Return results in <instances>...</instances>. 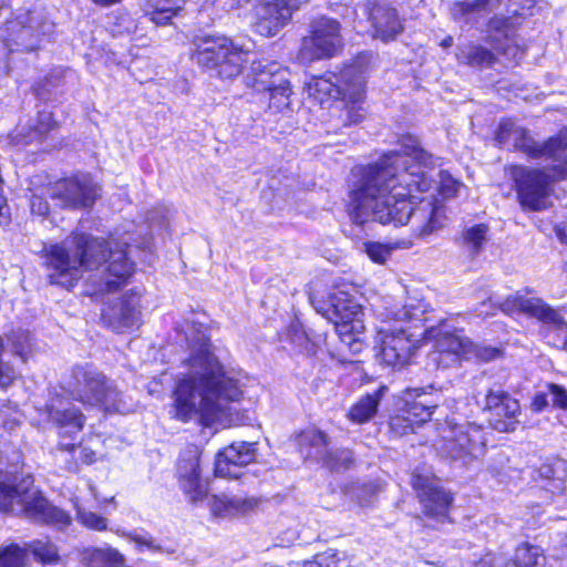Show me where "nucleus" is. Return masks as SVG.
<instances>
[{"mask_svg":"<svg viewBox=\"0 0 567 567\" xmlns=\"http://www.w3.org/2000/svg\"><path fill=\"white\" fill-rule=\"evenodd\" d=\"M495 141L503 148L523 152L534 159L543 156H560V146H564L563 151H567V128L539 144L526 128L516 125L512 120H504L498 124Z\"/></svg>","mask_w":567,"mask_h":567,"instance_id":"11","label":"nucleus"},{"mask_svg":"<svg viewBox=\"0 0 567 567\" xmlns=\"http://www.w3.org/2000/svg\"><path fill=\"white\" fill-rule=\"evenodd\" d=\"M27 551L17 544L0 547V567H24Z\"/></svg>","mask_w":567,"mask_h":567,"instance_id":"42","label":"nucleus"},{"mask_svg":"<svg viewBox=\"0 0 567 567\" xmlns=\"http://www.w3.org/2000/svg\"><path fill=\"white\" fill-rule=\"evenodd\" d=\"M58 127L56 121L53 118V114L50 111H39L38 117L35 122L29 127L22 128L19 133V142L29 145L32 143H42L44 142L51 132L55 131Z\"/></svg>","mask_w":567,"mask_h":567,"instance_id":"31","label":"nucleus"},{"mask_svg":"<svg viewBox=\"0 0 567 567\" xmlns=\"http://www.w3.org/2000/svg\"><path fill=\"white\" fill-rule=\"evenodd\" d=\"M290 567H338L334 555L319 554L313 560L300 563H291Z\"/></svg>","mask_w":567,"mask_h":567,"instance_id":"51","label":"nucleus"},{"mask_svg":"<svg viewBox=\"0 0 567 567\" xmlns=\"http://www.w3.org/2000/svg\"><path fill=\"white\" fill-rule=\"evenodd\" d=\"M484 411L497 432H514L519 423L520 404L502 389H489L485 395Z\"/></svg>","mask_w":567,"mask_h":567,"instance_id":"16","label":"nucleus"},{"mask_svg":"<svg viewBox=\"0 0 567 567\" xmlns=\"http://www.w3.org/2000/svg\"><path fill=\"white\" fill-rule=\"evenodd\" d=\"M34 558L44 564H54L60 559L58 547L50 540L37 539L28 544Z\"/></svg>","mask_w":567,"mask_h":567,"instance_id":"41","label":"nucleus"},{"mask_svg":"<svg viewBox=\"0 0 567 567\" xmlns=\"http://www.w3.org/2000/svg\"><path fill=\"white\" fill-rule=\"evenodd\" d=\"M401 147L404 154L390 152L360 168V178L351 192L349 215L357 225L370 220L383 225L410 221L415 235L425 238L443 227L442 207L432 196L420 199L414 206L412 193L431 187L422 167L440 166V158L422 148L412 135L402 137Z\"/></svg>","mask_w":567,"mask_h":567,"instance_id":"1","label":"nucleus"},{"mask_svg":"<svg viewBox=\"0 0 567 567\" xmlns=\"http://www.w3.org/2000/svg\"><path fill=\"white\" fill-rule=\"evenodd\" d=\"M547 391L553 406L567 409V390L564 386L550 383L547 385Z\"/></svg>","mask_w":567,"mask_h":567,"instance_id":"50","label":"nucleus"},{"mask_svg":"<svg viewBox=\"0 0 567 567\" xmlns=\"http://www.w3.org/2000/svg\"><path fill=\"white\" fill-rule=\"evenodd\" d=\"M10 342L12 352L25 361L31 347L29 333L25 331L14 332L10 337Z\"/></svg>","mask_w":567,"mask_h":567,"instance_id":"46","label":"nucleus"},{"mask_svg":"<svg viewBox=\"0 0 567 567\" xmlns=\"http://www.w3.org/2000/svg\"><path fill=\"white\" fill-rule=\"evenodd\" d=\"M417 426L420 425L413 421V417L405 414L401 409L390 420L392 432L400 436L414 432Z\"/></svg>","mask_w":567,"mask_h":567,"instance_id":"45","label":"nucleus"},{"mask_svg":"<svg viewBox=\"0 0 567 567\" xmlns=\"http://www.w3.org/2000/svg\"><path fill=\"white\" fill-rule=\"evenodd\" d=\"M487 233L488 226L486 224L470 226L463 230L460 245L471 256H477L487 241Z\"/></svg>","mask_w":567,"mask_h":567,"instance_id":"37","label":"nucleus"},{"mask_svg":"<svg viewBox=\"0 0 567 567\" xmlns=\"http://www.w3.org/2000/svg\"><path fill=\"white\" fill-rule=\"evenodd\" d=\"M369 58L370 55L360 54L351 64L346 65L339 74L329 73L312 78L308 84L311 95L329 96L351 104L347 111L349 124H357L364 117L361 103L365 95V74Z\"/></svg>","mask_w":567,"mask_h":567,"instance_id":"7","label":"nucleus"},{"mask_svg":"<svg viewBox=\"0 0 567 567\" xmlns=\"http://www.w3.org/2000/svg\"><path fill=\"white\" fill-rule=\"evenodd\" d=\"M185 0H146L145 12L156 24H167L182 9Z\"/></svg>","mask_w":567,"mask_h":567,"instance_id":"36","label":"nucleus"},{"mask_svg":"<svg viewBox=\"0 0 567 567\" xmlns=\"http://www.w3.org/2000/svg\"><path fill=\"white\" fill-rule=\"evenodd\" d=\"M228 53L225 58H219L213 70H216L217 75L221 79H233L240 74L243 64L247 61V52L236 47L229 40Z\"/></svg>","mask_w":567,"mask_h":567,"instance_id":"34","label":"nucleus"},{"mask_svg":"<svg viewBox=\"0 0 567 567\" xmlns=\"http://www.w3.org/2000/svg\"><path fill=\"white\" fill-rule=\"evenodd\" d=\"M288 336L291 342L295 343L297 347L307 348L309 343V338L299 323H293L290 326Z\"/></svg>","mask_w":567,"mask_h":567,"instance_id":"53","label":"nucleus"},{"mask_svg":"<svg viewBox=\"0 0 567 567\" xmlns=\"http://www.w3.org/2000/svg\"><path fill=\"white\" fill-rule=\"evenodd\" d=\"M381 491L379 481L355 482L347 487V495L360 506H368Z\"/></svg>","mask_w":567,"mask_h":567,"instance_id":"38","label":"nucleus"},{"mask_svg":"<svg viewBox=\"0 0 567 567\" xmlns=\"http://www.w3.org/2000/svg\"><path fill=\"white\" fill-rule=\"evenodd\" d=\"M320 462L332 471L347 470L353 464V453L346 449L336 451L328 449L327 454Z\"/></svg>","mask_w":567,"mask_h":567,"instance_id":"43","label":"nucleus"},{"mask_svg":"<svg viewBox=\"0 0 567 567\" xmlns=\"http://www.w3.org/2000/svg\"><path fill=\"white\" fill-rule=\"evenodd\" d=\"M457 59L461 63L473 68H492L497 61L491 50L477 44H465L460 48Z\"/></svg>","mask_w":567,"mask_h":567,"instance_id":"35","label":"nucleus"},{"mask_svg":"<svg viewBox=\"0 0 567 567\" xmlns=\"http://www.w3.org/2000/svg\"><path fill=\"white\" fill-rule=\"evenodd\" d=\"M123 563V555L114 548H95L89 555L91 567H116Z\"/></svg>","mask_w":567,"mask_h":567,"instance_id":"40","label":"nucleus"},{"mask_svg":"<svg viewBox=\"0 0 567 567\" xmlns=\"http://www.w3.org/2000/svg\"><path fill=\"white\" fill-rule=\"evenodd\" d=\"M372 25V37L383 42L394 40L402 31L403 24L398 11L383 2H369L362 6Z\"/></svg>","mask_w":567,"mask_h":567,"instance_id":"22","label":"nucleus"},{"mask_svg":"<svg viewBox=\"0 0 567 567\" xmlns=\"http://www.w3.org/2000/svg\"><path fill=\"white\" fill-rule=\"evenodd\" d=\"M440 192L445 198H450L456 195L461 183L453 178L446 171H440L439 173Z\"/></svg>","mask_w":567,"mask_h":567,"instance_id":"48","label":"nucleus"},{"mask_svg":"<svg viewBox=\"0 0 567 567\" xmlns=\"http://www.w3.org/2000/svg\"><path fill=\"white\" fill-rule=\"evenodd\" d=\"M309 298L315 310L332 323L339 318H349L358 311V303L350 293L339 288L330 291L327 299L316 292H312Z\"/></svg>","mask_w":567,"mask_h":567,"instance_id":"26","label":"nucleus"},{"mask_svg":"<svg viewBox=\"0 0 567 567\" xmlns=\"http://www.w3.org/2000/svg\"><path fill=\"white\" fill-rule=\"evenodd\" d=\"M140 299L141 296L136 291L124 295L117 302L103 310L104 322L116 332L138 326L141 321Z\"/></svg>","mask_w":567,"mask_h":567,"instance_id":"24","label":"nucleus"},{"mask_svg":"<svg viewBox=\"0 0 567 567\" xmlns=\"http://www.w3.org/2000/svg\"><path fill=\"white\" fill-rule=\"evenodd\" d=\"M423 336L434 341V347L440 358L435 360L442 363V357H451L452 362H457L462 357L470 354L472 341L464 334L463 330L455 329L447 321H441L437 326L425 328Z\"/></svg>","mask_w":567,"mask_h":567,"instance_id":"17","label":"nucleus"},{"mask_svg":"<svg viewBox=\"0 0 567 567\" xmlns=\"http://www.w3.org/2000/svg\"><path fill=\"white\" fill-rule=\"evenodd\" d=\"M37 94L40 99H45V92H44V87H41L37 91Z\"/></svg>","mask_w":567,"mask_h":567,"instance_id":"64","label":"nucleus"},{"mask_svg":"<svg viewBox=\"0 0 567 567\" xmlns=\"http://www.w3.org/2000/svg\"><path fill=\"white\" fill-rule=\"evenodd\" d=\"M420 336L402 327L380 330L378 358L388 367H404L417 349Z\"/></svg>","mask_w":567,"mask_h":567,"instance_id":"14","label":"nucleus"},{"mask_svg":"<svg viewBox=\"0 0 567 567\" xmlns=\"http://www.w3.org/2000/svg\"><path fill=\"white\" fill-rule=\"evenodd\" d=\"M341 25L336 19L321 17L311 24V35L302 39L298 59L302 63L333 56L342 47Z\"/></svg>","mask_w":567,"mask_h":567,"instance_id":"13","label":"nucleus"},{"mask_svg":"<svg viewBox=\"0 0 567 567\" xmlns=\"http://www.w3.org/2000/svg\"><path fill=\"white\" fill-rule=\"evenodd\" d=\"M400 409L419 425L430 420L433 411L439 406L441 393L434 390L433 385L429 388H409L401 398Z\"/></svg>","mask_w":567,"mask_h":567,"instance_id":"23","label":"nucleus"},{"mask_svg":"<svg viewBox=\"0 0 567 567\" xmlns=\"http://www.w3.org/2000/svg\"><path fill=\"white\" fill-rule=\"evenodd\" d=\"M287 9H289L292 14L293 10L299 9V7L303 3H307L309 0H280Z\"/></svg>","mask_w":567,"mask_h":567,"instance_id":"61","label":"nucleus"},{"mask_svg":"<svg viewBox=\"0 0 567 567\" xmlns=\"http://www.w3.org/2000/svg\"><path fill=\"white\" fill-rule=\"evenodd\" d=\"M200 454L197 445H187L181 453L177 464L179 484L190 502L202 499L206 495V486L200 478Z\"/></svg>","mask_w":567,"mask_h":567,"instance_id":"20","label":"nucleus"},{"mask_svg":"<svg viewBox=\"0 0 567 567\" xmlns=\"http://www.w3.org/2000/svg\"><path fill=\"white\" fill-rule=\"evenodd\" d=\"M389 392L386 385H380L372 393H367L360 400L352 405L348 416L355 423H365L370 421L377 413L380 401Z\"/></svg>","mask_w":567,"mask_h":567,"instance_id":"32","label":"nucleus"},{"mask_svg":"<svg viewBox=\"0 0 567 567\" xmlns=\"http://www.w3.org/2000/svg\"><path fill=\"white\" fill-rule=\"evenodd\" d=\"M529 303L528 317L540 322V334L547 344L567 351V320L560 313V309L537 297Z\"/></svg>","mask_w":567,"mask_h":567,"instance_id":"18","label":"nucleus"},{"mask_svg":"<svg viewBox=\"0 0 567 567\" xmlns=\"http://www.w3.org/2000/svg\"><path fill=\"white\" fill-rule=\"evenodd\" d=\"M102 239L107 244V247H109V248H107V250H106V252H105L104 260H102V265H103V266L109 265V262H110V260H111V257H110L111 251L113 252V251L121 250V251H123V252L125 254V257H126L127 262L132 264V268H134V264L128 259V257H127V251H126V249H125V248L127 247V244H124V246H123V245H121V244H118V243L109 241V240H106V239H104V238H102ZM132 271H134V269H132ZM131 274H133V272H131ZM131 276H132V275H130L127 278H130ZM126 280H128V279H126ZM126 282H127V281H125L123 285L118 286L115 290H117L118 288H121V287H123L124 285H126Z\"/></svg>","mask_w":567,"mask_h":567,"instance_id":"54","label":"nucleus"},{"mask_svg":"<svg viewBox=\"0 0 567 567\" xmlns=\"http://www.w3.org/2000/svg\"><path fill=\"white\" fill-rule=\"evenodd\" d=\"M14 379V369L7 363L0 362V388H8Z\"/></svg>","mask_w":567,"mask_h":567,"instance_id":"55","label":"nucleus"},{"mask_svg":"<svg viewBox=\"0 0 567 567\" xmlns=\"http://www.w3.org/2000/svg\"><path fill=\"white\" fill-rule=\"evenodd\" d=\"M8 474L6 480L0 482V512L23 516L58 530H64L71 525V516L51 504L33 486V477L30 474H18L17 471H8Z\"/></svg>","mask_w":567,"mask_h":567,"instance_id":"5","label":"nucleus"},{"mask_svg":"<svg viewBox=\"0 0 567 567\" xmlns=\"http://www.w3.org/2000/svg\"><path fill=\"white\" fill-rule=\"evenodd\" d=\"M91 1L101 7H110L117 2H121L122 0H91Z\"/></svg>","mask_w":567,"mask_h":567,"instance_id":"63","label":"nucleus"},{"mask_svg":"<svg viewBox=\"0 0 567 567\" xmlns=\"http://www.w3.org/2000/svg\"><path fill=\"white\" fill-rule=\"evenodd\" d=\"M247 86L257 92H267L268 107L274 113H284L290 109L291 87L287 70L277 62L252 61L245 75Z\"/></svg>","mask_w":567,"mask_h":567,"instance_id":"9","label":"nucleus"},{"mask_svg":"<svg viewBox=\"0 0 567 567\" xmlns=\"http://www.w3.org/2000/svg\"><path fill=\"white\" fill-rule=\"evenodd\" d=\"M549 404H551V402H550V398L548 395V391L545 393H537L535 395V398L533 399L532 409L535 412H540L545 408H547Z\"/></svg>","mask_w":567,"mask_h":567,"instance_id":"58","label":"nucleus"},{"mask_svg":"<svg viewBox=\"0 0 567 567\" xmlns=\"http://www.w3.org/2000/svg\"><path fill=\"white\" fill-rule=\"evenodd\" d=\"M10 220V208L6 198L0 194V225L7 224Z\"/></svg>","mask_w":567,"mask_h":567,"instance_id":"59","label":"nucleus"},{"mask_svg":"<svg viewBox=\"0 0 567 567\" xmlns=\"http://www.w3.org/2000/svg\"><path fill=\"white\" fill-rule=\"evenodd\" d=\"M361 315L360 306L358 311L352 313L349 318H339L336 320L334 330L339 334L341 341L349 346L353 352L361 350V342L357 337L364 328L363 322L359 319Z\"/></svg>","mask_w":567,"mask_h":567,"instance_id":"33","label":"nucleus"},{"mask_svg":"<svg viewBox=\"0 0 567 567\" xmlns=\"http://www.w3.org/2000/svg\"><path fill=\"white\" fill-rule=\"evenodd\" d=\"M393 248L380 243L365 244V251L371 260L383 264L391 255Z\"/></svg>","mask_w":567,"mask_h":567,"instance_id":"49","label":"nucleus"},{"mask_svg":"<svg viewBox=\"0 0 567 567\" xmlns=\"http://www.w3.org/2000/svg\"><path fill=\"white\" fill-rule=\"evenodd\" d=\"M255 443L235 442L223 449L216 457L215 473L227 478H240L243 468L256 458Z\"/></svg>","mask_w":567,"mask_h":567,"instance_id":"21","label":"nucleus"},{"mask_svg":"<svg viewBox=\"0 0 567 567\" xmlns=\"http://www.w3.org/2000/svg\"><path fill=\"white\" fill-rule=\"evenodd\" d=\"M188 373L181 379L174 391L171 414L188 422L198 413L216 417L226 411L229 402L238 401L243 394L238 380L226 371L212 352L209 339L196 332L189 339Z\"/></svg>","mask_w":567,"mask_h":567,"instance_id":"2","label":"nucleus"},{"mask_svg":"<svg viewBox=\"0 0 567 567\" xmlns=\"http://www.w3.org/2000/svg\"><path fill=\"white\" fill-rule=\"evenodd\" d=\"M258 505V498L221 494L213 496L212 509L218 516L244 515Z\"/></svg>","mask_w":567,"mask_h":567,"instance_id":"29","label":"nucleus"},{"mask_svg":"<svg viewBox=\"0 0 567 567\" xmlns=\"http://www.w3.org/2000/svg\"><path fill=\"white\" fill-rule=\"evenodd\" d=\"M560 146V156H543L551 159L549 167L533 168L513 166L511 177L515 184L518 203L524 210L540 212L547 208L551 184L567 176V151Z\"/></svg>","mask_w":567,"mask_h":567,"instance_id":"8","label":"nucleus"},{"mask_svg":"<svg viewBox=\"0 0 567 567\" xmlns=\"http://www.w3.org/2000/svg\"><path fill=\"white\" fill-rule=\"evenodd\" d=\"M504 0H480V8L496 9ZM506 13L495 14L486 25V39L493 49L508 62L518 63L524 56V48L517 35L524 20L533 17L538 0H506Z\"/></svg>","mask_w":567,"mask_h":567,"instance_id":"6","label":"nucleus"},{"mask_svg":"<svg viewBox=\"0 0 567 567\" xmlns=\"http://www.w3.org/2000/svg\"><path fill=\"white\" fill-rule=\"evenodd\" d=\"M297 445L305 458L320 462L327 454L329 442L323 432L317 429H308L297 436Z\"/></svg>","mask_w":567,"mask_h":567,"instance_id":"30","label":"nucleus"},{"mask_svg":"<svg viewBox=\"0 0 567 567\" xmlns=\"http://www.w3.org/2000/svg\"><path fill=\"white\" fill-rule=\"evenodd\" d=\"M100 187L90 175L79 174L72 178L56 182L51 189V197L60 200L66 208H89L100 196Z\"/></svg>","mask_w":567,"mask_h":567,"instance_id":"15","label":"nucleus"},{"mask_svg":"<svg viewBox=\"0 0 567 567\" xmlns=\"http://www.w3.org/2000/svg\"><path fill=\"white\" fill-rule=\"evenodd\" d=\"M75 449H76V446L73 443H70V444L69 443H66V444L60 443L56 447L58 451L66 452V453H73L75 451Z\"/></svg>","mask_w":567,"mask_h":567,"instance_id":"62","label":"nucleus"},{"mask_svg":"<svg viewBox=\"0 0 567 567\" xmlns=\"http://www.w3.org/2000/svg\"><path fill=\"white\" fill-rule=\"evenodd\" d=\"M497 309V302L496 300H493L492 298L488 299V301H483L481 306L477 308L476 312L478 317L487 318L491 316H494Z\"/></svg>","mask_w":567,"mask_h":567,"instance_id":"57","label":"nucleus"},{"mask_svg":"<svg viewBox=\"0 0 567 567\" xmlns=\"http://www.w3.org/2000/svg\"><path fill=\"white\" fill-rule=\"evenodd\" d=\"M536 297L523 296L519 291L508 296L503 301L496 300L497 309L505 315L523 313L529 316L528 306Z\"/></svg>","mask_w":567,"mask_h":567,"instance_id":"39","label":"nucleus"},{"mask_svg":"<svg viewBox=\"0 0 567 567\" xmlns=\"http://www.w3.org/2000/svg\"><path fill=\"white\" fill-rule=\"evenodd\" d=\"M76 519L86 528L103 532L107 529V519L96 513L76 506Z\"/></svg>","mask_w":567,"mask_h":567,"instance_id":"44","label":"nucleus"},{"mask_svg":"<svg viewBox=\"0 0 567 567\" xmlns=\"http://www.w3.org/2000/svg\"><path fill=\"white\" fill-rule=\"evenodd\" d=\"M30 206H31V212L39 216H45L49 213L48 202L40 196L34 195L31 198Z\"/></svg>","mask_w":567,"mask_h":567,"instance_id":"56","label":"nucleus"},{"mask_svg":"<svg viewBox=\"0 0 567 567\" xmlns=\"http://www.w3.org/2000/svg\"><path fill=\"white\" fill-rule=\"evenodd\" d=\"M484 429L474 423L449 425L436 444L437 451L446 458L467 465L485 452Z\"/></svg>","mask_w":567,"mask_h":567,"instance_id":"10","label":"nucleus"},{"mask_svg":"<svg viewBox=\"0 0 567 567\" xmlns=\"http://www.w3.org/2000/svg\"><path fill=\"white\" fill-rule=\"evenodd\" d=\"M546 557L538 546L524 543L515 550L514 557L502 554H488L474 567H545Z\"/></svg>","mask_w":567,"mask_h":567,"instance_id":"27","label":"nucleus"},{"mask_svg":"<svg viewBox=\"0 0 567 567\" xmlns=\"http://www.w3.org/2000/svg\"><path fill=\"white\" fill-rule=\"evenodd\" d=\"M84 405L100 408L105 412L127 413L128 405L115 382L92 364H76L71 369L66 388H54L50 391L45 405L48 420L65 434L80 432L85 416L71 401Z\"/></svg>","mask_w":567,"mask_h":567,"instance_id":"4","label":"nucleus"},{"mask_svg":"<svg viewBox=\"0 0 567 567\" xmlns=\"http://www.w3.org/2000/svg\"><path fill=\"white\" fill-rule=\"evenodd\" d=\"M127 537L131 542L136 544L138 550H143L147 548L153 551H159L162 548L157 545L154 538L150 535H141V534H128Z\"/></svg>","mask_w":567,"mask_h":567,"instance_id":"52","label":"nucleus"},{"mask_svg":"<svg viewBox=\"0 0 567 567\" xmlns=\"http://www.w3.org/2000/svg\"><path fill=\"white\" fill-rule=\"evenodd\" d=\"M470 354H473L481 361L488 362L499 358L502 355V349L492 346L474 344L472 342Z\"/></svg>","mask_w":567,"mask_h":567,"instance_id":"47","label":"nucleus"},{"mask_svg":"<svg viewBox=\"0 0 567 567\" xmlns=\"http://www.w3.org/2000/svg\"><path fill=\"white\" fill-rule=\"evenodd\" d=\"M79 458L85 464H91L95 461V453L91 450L83 449L80 452Z\"/></svg>","mask_w":567,"mask_h":567,"instance_id":"60","label":"nucleus"},{"mask_svg":"<svg viewBox=\"0 0 567 567\" xmlns=\"http://www.w3.org/2000/svg\"><path fill=\"white\" fill-rule=\"evenodd\" d=\"M195 50L192 54V60L208 70L216 66L219 58H225L228 53L229 39L226 37L206 35L197 38L194 41Z\"/></svg>","mask_w":567,"mask_h":567,"instance_id":"28","label":"nucleus"},{"mask_svg":"<svg viewBox=\"0 0 567 567\" xmlns=\"http://www.w3.org/2000/svg\"><path fill=\"white\" fill-rule=\"evenodd\" d=\"M412 485L426 516L433 518L446 517L453 497L450 492L440 486L436 478L415 474L412 477Z\"/></svg>","mask_w":567,"mask_h":567,"instance_id":"19","label":"nucleus"},{"mask_svg":"<svg viewBox=\"0 0 567 567\" xmlns=\"http://www.w3.org/2000/svg\"><path fill=\"white\" fill-rule=\"evenodd\" d=\"M107 248L102 238L87 234H76L64 245L51 246L47 254L50 282L70 289L84 272H90L86 285L91 295L115 291L133 268L121 250L111 251L109 265L103 266Z\"/></svg>","mask_w":567,"mask_h":567,"instance_id":"3","label":"nucleus"},{"mask_svg":"<svg viewBox=\"0 0 567 567\" xmlns=\"http://www.w3.org/2000/svg\"><path fill=\"white\" fill-rule=\"evenodd\" d=\"M53 24L35 12H20L7 21L0 38L10 51L31 52L40 47L42 37L52 32Z\"/></svg>","mask_w":567,"mask_h":567,"instance_id":"12","label":"nucleus"},{"mask_svg":"<svg viewBox=\"0 0 567 567\" xmlns=\"http://www.w3.org/2000/svg\"><path fill=\"white\" fill-rule=\"evenodd\" d=\"M255 32L264 37L276 35L291 19L289 9L280 0H264L255 6Z\"/></svg>","mask_w":567,"mask_h":567,"instance_id":"25","label":"nucleus"}]
</instances>
